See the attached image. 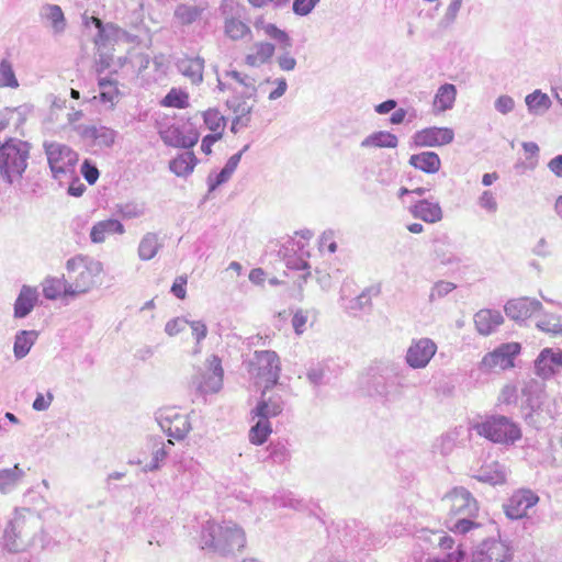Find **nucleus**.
Returning <instances> with one entry per match:
<instances>
[{"mask_svg": "<svg viewBox=\"0 0 562 562\" xmlns=\"http://www.w3.org/2000/svg\"><path fill=\"white\" fill-rule=\"evenodd\" d=\"M218 88L225 93V103L235 115L232 125V131L235 132L237 125H246L250 120V113L256 103L255 81L232 70L218 80Z\"/></svg>", "mask_w": 562, "mask_h": 562, "instance_id": "1", "label": "nucleus"}, {"mask_svg": "<svg viewBox=\"0 0 562 562\" xmlns=\"http://www.w3.org/2000/svg\"><path fill=\"white\" fill-rule=\"evenodd\" d=\"M66 267L71 285L70 296L87 293L102 282L103 265L100 261L77 256L69 259Z\"/></svg>", "mask_w": 562, "mask_h": 562, "instance_id": "2", "label": "nucleus"}, {"mask_svg": "<svg viewBox=\"0 0 562 562\" xmlns=\"http://www.w3.org/2000/svg\"><path fill=\"white\" fill-rule=\"evenodd\" d=\"M476 432L485 439L504 446L514 445L522 437L519 425L503 415L487 417L474 425Z\"/></svg>", "mask_w": 562, "mask_h": 562, "instance_id": "3", "label": "nucleus"}, {"mask_svg": "<svg viewBox=\"0 0 562 562\" xmlns=\"http://www.w3.org/2000/svg\"><path fill=\"white\" fill-rule=\"evenodd\" d=\"M248 372L255 383L262 389L271 390L277 386L281 372V361L273 350H260L254 353Z\"/></svg>", "mask_w": 562, "mask_h": 562, "instance_id": "4", "label": "nucleus"}, {"mask_svg": "<svg viewBox=\"0 0 562 562\" xmlns=\"http://www.w3.org/2000/svg\"><path fill=\"white\" fill-rule=\"evenodd\" d=\"M29 157L27 143L10 139L0 147V173L9 182L22 176Z\"/></svg>", "mask_w": 562, "mask_h": 562, "instance_id": "5", "label": "nucleus"}, {"mask_svg": "<svg viewBox=\"0 0 562 562\" xmlns=\"http://www.w3.org/2000/svg\"><path fill=\"white\" fill-rule=\"evenodd\" d=\"M45 151L55 178L75 171L78 154L70 147L59 143H50L45 145Z\"/></svg>", "mask_w": 562, "mask_h": 562, "instance_id": "6", "label": "nucleus"}, {"mask_svg": "<svg viewBox=\"0 0 562 562\" xmlns=\"http://www.w3.org/2000/svg\"><path fill=\"white\" fill-rule=\"evenodd\" d=\"M520 349L521 347L518 342L503 344L482 358L480 368L484 371L510 369L514 367V358L519 355Z\"/></svg>", "mask_w": 562, "mask_h": 562, "instance_id": "7", "label": "nucleus"}, {"mask_svg": "<svg viewBox=\"0 0 562 562\" xmlns=\"http://www.w3.org/2000/svg\"><path fill=\"white\" fill-rule=\"evenodd\" d=\"M158 422L161 429L170 438L183 439L191 429L188 416L175 407H166L159 411Z\"/></svg>", "mask_w": 562, "mask_h": 562, "instance_id": "8", "label": "nucleus"}, {"mask_svg": "<svg viewBox=\"0 0 562 562\" xmlns=\"http://www.w3.org/2000/svg\"><path fill=\"white\" fill-rule=\"evenodd\" d=\"M445 505L452 516L473 515L477 512V502L469 491L456 487L443 497Z\"/></svg>", "mask_w": 562, "mask_h": 562, "instance_id": "9", "label": "nucleus"}, {"mask_svg": "<svg viewBox=\"0 0 562 562\" xmlns=\"http://www.w3.org/2000/svg\"><path fill=\"white\" fill-rule=\"evenodd\" d=\"M436 351L437 345L429 338L413 340L406 352V362L414 369L425 368Z\"/></svg>", "mask_w": 562, "mask_h": 562, "instance_id": "10", "label": "nucleus"}, {"mask_svg": "<svg viewBox=\"0 0 562 562\" xmlns=\"http://www.w3.org/2000/svg\"><path fill=\"white\" fill-rule=\"evenodd\" d=\"M160 136L164 143L169 146L191 148L199 142L200 133L195 128H186L172 124L161 131Z\"/></svg>", "mask_w": 562, "mask_h": 562, "instance_id": "11", "label": "nucleus"}, {"mask_svg": "<svg viewBox=\"0 0 562 562\" xmlns=\"http://www.w3.org/2000/svg\"><path fill=\"white\" fill-rule=\"evenodd\" d=\"M538 501L539 497L530 490H519L508 499L505 505V513L510 519H520L527 515L528 509L533 507Z\"/></svg>", "mask_w": 562, "mask_h": 562, "instance_id": "12", "label": "nucleus"}, {"mask_svg": "<svg viewBox=\"0 0 562 562\" xmlns=\"http://www.w3.org/2000/svg\"><path fill=\"white\" fill-rule=\"evenodd\" d=\"M454 133L448 127H427L416 132L413 136L414 144L418 147H436L450 144Z\"/></svg>", "mask_w": 562, "mask_h": 562, "instance_id": "13", "label": "nucleus"}, {"mask_svg": "<svg viewBox=\"0 0 562 562\" xmlns=\"http://www.w3.org/2000/svg\"><path fill=\"white\" fill-rule=\"evenodd\" d=\"M270 390L262 389L261 398L251 411L254 418H270L279 416L283 411L282 395L276 391L268 394Z\"/></svg>", "mask_w": 562, "mask_h": 562, "instance_id": "14", "label": "nucleus"}, {"mask_svg": "<svg viewBox=\"0 0 562 562\" xmlns=\"http://www.w3.org/2000/svg\"><path fill=\"white\" fill-rule=\"evenodd\" d=\"M540 308L541 303L539 301L528 297H518L507 302L505 313L514 321L524 322L536 315Z\"/></svg>", "mask_w": 562, "mask_h": 562, "instance_id": "15", "label": "nucleus"}, {"mask_svg": "<svg viewBox=\"0 0 562 562\" xmlns=\"http://www.w3.org/2000/svg\"><path fill=\"white\" fill-rule=\"evenodd\" d=\"M513 554L509 548L501 541H492L485 543L484 547L477 551L472 562H512Z\"/></svg>", "mask_w": 562, "mask_h": 562, "instance_id": "16", "label": "nucleus"}, {"mask_svg": "<svg viewBox=\"0 0 562 562\" xmlns=\"http://www.w3.org/2000/svg\"><path fill=\"white\" fill-rule=\"evenodd\" d=\"M274 52L273 44L266 41L256 42L247 49L245 64L250 67H260L272 59Z\"/></svg>", "mask_w": 562, "mask_h": 562, "instance_id": "17", "label": "nucleus"}, {"mask_svg": "<svg viewBox=\"0 0 562 562\" xmlns=\"http://www.w3.org/2000/svg\"><path fill=\"white\" fill-rule=\"evenodd\" d=\"M503 322L504 317L501 312L494 310H480L474 315L475 328L483 336H488L494 333Z\"/></svg>", "mask_w": 562, "mask_h": 562, "instance_id": "18", "label": "nucleus"}, {"mask_svg": "<svg viewBox=\"0 0 562 562\" xmlns=\"http://www.w3.org/2000/svg\"><path fill=\"white\" fill-rule=\"evenodd\" d=\"M172 445L173 442L171 439H169L166 443L161 437L150 438L144 447V453L151 454L153 459L149 462L146 460H139L138 463H144V468L146 470H156L159 467V463L167 456L166 447Z\"/></svg>", "mask_w": 562, "mask_h": 562, "instance_id": "19", "label": "nucleus"}, {"mask_svg": "<svg viewBox=\"0 0 562 562\" xmlns=\"http://www.w3.org/2000/svg\"><path fill=\"white\" fill-rule=\"evenodd\" d=\"M125 229L123 224L114 218H108L95 223L90 232L91 241L94 244H101L106 240L108 237L119 234H124Z\"/></svg>", "mask_w": 562, "mask_h": 562, "instance_id": "20", "label": "nucleus"}, {"mask_svg": "<svg viewBox=\"0 0 562 562\" xmlns=\"http://www.w3.org/2000/svg\"><path fill=\"white\" fill-rule=\"evenodd\" d=\"M537 371L542 376H549L562 369V350L543 349L536 362Z\"/></svg>", "mask_w": 562, "mask_h": 562, "instance_id": "21", "label": "nucleus"}, {"mask_svg": "<svg viewBox=\"0 0 562 562\" xmlns=\"http://www.w3.org/2000/svg\"><path fill=\"white\" fill-rule=\"evenodd\" d=\"M414 217L426 223H436L442 218V210L437 202L420 200L411 207Z\"/></svg>", "mask_w": 562, "mask_h": 562, "instance_id": "22", "label": "nucleus"}, {"mask_svg": "<svg viewBox=\"0 0 562 562\" xmlns=\"http://www.w3.org/2000/svg\"><path fill=\"white\" fill-rule=\"evenodd\" d=\"M38 294L35 288L23 285L14 303V316L25 317L37 303Z\"/></svg>", "mask_w": 562, "mask_h": 562, "instance_id": "23", "label": "nucleus"}, {"mask_svg": "<svg viewBox=\"0 0 562 562\" xmlns=\"http://www.w3.org/2000/svg\"><path fill=\"white\" fill-rule=\"evenodd\" d=\"M42 288L44 296L48 300L70 296L71 285L64 277L46 278L42 283Z\"/></svg>", "mask_w": 562, "mask_h": 562, "instance_id": "24", "label": "nucleus"}, {"mask_svg": "<svg viewBox=\"0 0 562 562\" xmlns=\"http://www.w3.org/2000/svg\"><path fill=\"white\" fill-rule=\"evenodd\" d=\"M409 165L423 172L436 173L441 167V160L434 151H423L420 154L412 155L409 158Z\"/></svg>", "mask_w": 562, "mask_h": 562, "instance_id": "25", "label": "nucleus"}, {"mask_svg": "<svg viewBox=\"0 0 562 562\" xmlns=\"http://www.w3.org/2000/svg\"><path fill=\"white\" fill-rule=\"evenodd\" d=\"M23 526L24 521L21 519H16L12 521L9 527L5 529L4 532V540L5 546L9 548L10 551H21L23 550L29 541L24 540L23 537Z\"/></svg>", "mask_w": 562, "mask_h": 562, "instance_id": "26", "label": "nucleus"}, {"mask_svg": "<svg viewBox=\"0 0 562 562\" xmlns=\"http://www.w3.org/2000/svg\"><path fill=\"white\" fill-rule=\"evenodd\" d=\"M180 72L192 83H200L203 79L204 60L200 57H184L179 61Z\"/></svg>", "mask_w": 562, "mask_h": 562, "instance_id": "27", "label": "nucleus"}, {"mask_svg": "<svg viewBox=\"0 0 562 562\" xmlns=\"http://www.w3.org/2000/svg\"><path fill=\"white\" fill-rule=\"evenodd\" d=\"M245 541L244 531L237 526L222 525L218 533V549L241 547Z\"/></svg>", "mask_w": 562, "mask_h": 562, "instance_id": "28", "label": "nucleus"}, {"mask_svg": "<svg viewBox=\"0 0 562 562\" xmlns=\"http://www.w3.org/2000/svg\"><path fill=\"white\" fill-rule=\"evenodd\" d=\"M196 162L195 155L192 151H187L172 159L169 168L178 177H186L193 171Z\"/></svg>", "mask_w": 562, "mask_h": 562, "instance_id": "29", "label": "nucleus"}, {"mask_svg": "<svg viewBox=\"0 0 562 562\" xmlns=\"http://www.w3.org/2000/svg\"><path fill=\"white\" fill-rule=\"evenodd\" d=\"M457 97V89L453 85L441 86L434 98V109L443 112L452 108Z\"/></svg>", "mask_w": 562, "mask_h": 562, "instance_id": "30", "label": "nucleus"}, {"mask_svg": "<svg viewBox=\"0 0 562 562\" xmlns=\"http://www.w3.org/2000/svg\"><path fill=\"white\" fill-rule=\"evenodd\" d=\"M397 137L390 132H375L361 142V146L366 148H395L397 146Z\"/></svg>", "mask_w": 562, "mask_h": 562, "instance_id": "31", "label": "nucleus"}, {"mask_svg": "<svg viewBox=\"0 0 562 562\" xmlns=\"http://www.w3.org/2000/svg\"><path fill=\"white\" fill-rule=\"evenodd\" d=\"M210 367L213 370V375L210 376L209 380L201 382L199 385L200 390L204 393L217 392L222 386L223 368L221 360L217 357H213L210 360Z\"/></svg>", "mask_w": 562, "mask_h": 562, "instance_id": "32", "label": "nucleus"}, {"mask_svg": "<svg viewBox=\"0 0 562 562\" xmlns=\"http://www.w3.org/2000/svg\"><path fill=\"white\" fill-rule=\"evenodd\" d=\"M205 126L212 132V135L223 137L226 119L217 109H207L202 113Z\"/></svg>", "mask_w": 562, "mask_h": 562, "instance_id": "33", "label": "nucleus"}, {"mask_svg": "<svg viewBox=\"0 0 562 562\" xmlns=\"http://www.w3.org/2000/svg\"><path fill=\"white\" fill-rule=\"evenodd\" d=\"M272 432V426L268 418H259L248 432L249 441L255 446L263 445Z\"/></svg>", "mask_w": 562, "mask_h": 562, "instance_id": "34", "label": "nucleus"}, {"mask_svg": "<svg viewBox=\"0 0 562 562\" xmlns=\"http://www.w3.org/2000/svg\"><path fill=\"white\" fill-rule=\"evenodd\" d=\"M224 33L233 41L246 38L251 34L250 27L239 19L229 18L224 22Z\"/></svg>", "mask_w": 562, "mask_h": 562, "instance_id": "35", "label": "nucleus"}, {"mask_svg": "<svg viewBox=\"0 0 562 562\" xmlns=\"http://www.w3.org/2000/svg\"><path fill=\"white\" fill-rule=\"evenodd\" d=\"M160 243L157 235L153 233L146 234L138 246V256L142 260L153 259L160 249Z\"/></svg>", "mask_w": 562, "mask_h": 562, "instance_id": "36", "label": "nucleus"}, {"mask_svg": "<svg viewBox=\"0 0 562 562\" xmlns=\"http://www.w3.org/2000/svg\"><path fill=\"white\" fill-rule=\"evenodd\" d=\"M35 338H36L35 331L22 330L21 333H19L15 337L14 347H13L15 357L16 358L25 357L29 353L31 347L33 346Z\"/></svg>", "mask_w": 562, "mask_h": 562, "instance_id": "37", "label": "nucleus"}, {"mask_svg": "<svg viewBox=\"0 0 562 562\" xmlns=\"http://www.w3.org/2000/svg\"><path fill=\"white\" fill-rule=\"evenodd\" d=\"M161 105L166 108L186 109L189 106V93L177 88H172L161 100Z\"/></svg>", "mask_w": 562, "mask_h": 562, "instance_id": "38", "label": "nucleus"}, {"mask_svg": "<svg viewBox=\"0 0 562 562\" xmlns=\"http://www.w3.org/2000/svg\"><path fill=\"white\" fill-rule=\"evenodd\" d=\"M218 533H221V524L207 522L201 533L202 548L218 549Z\"/></svg>", "mask_w": 562, "mask_h": 562, "instance_id": "39", "label": "nucleus"}, {"mask_svg": "<svg viewBox=\"0 0 562 562\" xmlns=\"http://www.w3.org/2000/svg\"><path fill=\"white\" fill-rule=\"evenodd\" d=\"M99 87L101 90L100 100L102 102H109L111 105H113L120 94L117 82L111 79H101L99 81Z\"/></svg>", "mask_w": 562, "mask_h": 562, "instance_id": "40", "label": "nucleus"}, {"mask_svg": "<svg viewBox=\"0 0 562 562\" xmlns=\"http://www.w3.org/2000/svg\"><path fill=\"white\" fill-rule=\"evenodd\" d=\"M526 104L530 111L540 112L548 110L551 105V101L546 93L536 90L526 97Z\"/></svg>", "mask_w": 562, "mask_h": 562, "instance_id": "41", "label": "nucleus"}, {"mask_svg": "<svg viewBox=\"0 0 562 562\" xmlns=\"http://www.w3.org/2000/svg\"><path fill=\"white\" fill-rule=\"evenodd\" d=\"M261 30L266 36L277 41L282 47L288 48L291 46V40L289 35L277 25L272 23L263 24Z\"/></svg>", "mask_w": 562, "mask_h": 562, "instance_id": "42", "label": "nucleus"}, {"mask_svg": "<svg viewBox=\"0 0 562 562\" xmlns=\"http://www.w3.org/2000/svg\"><path fill=\"white\" fill-rule=\"evenodd\" d=\"M0 86L10 88L19 86L12 66L8 60H2L0 64Z\"/></svg>", "mask_w": 562, "mask_h": 562, "instance_id": "43", "label": "nucleus"}, {"mask_svg": "<svg viewBox=\"0 0 562 562\" xmlns=\"http://www.w3.org/2000/svg\"><path fill=\"white\" fill-rule=\"evenodd\" d=\"M202 10L196 7L179 5L176 10V16L182 23H192L201 15Z\"/></svg>", "mask_w": 562, "mask_h": 562, "instance_id": "44", "label": "nucleus"}, {"mask_svg": "<svg viewBox=\"0 0 562 562\" xmlns=\"http://www.w3.org/2000/svg\"><path fill=\"white\" fill-rule=\"evenodd\" d=\"M283 259H284L285 266L289 269L305 271L304 279L311 274V272H310V265H308V262H307V260L305 258H303V257H295L293 255L285 254Z\"/></svg>", "mask_w": 562, "mask_h": 562, "instance_id": "45", "label": "nucleus"}, {"mask_svg": "<svg viewBox=\"0 0 562 562\" xmlns=\"http://www.w3.org/2000/svg\"><path fill=\"white\" fill-rule=\"evenodd\" d=\"M187 284L188 277L179 276L175 279L170 291L177 299L184 300L187 297Z\"/></svg>", "mask_w": 562, "mask_h": 562, "instance_id": "46", "label": "nucleus"}, {"mask_svg": "<svg viewBox=\"0 0 562 562\" xmlns=\"http://www.w3.org/2000/svg\"><path fill=\"white\" fill-rule=\"evenodd\" d=\"M188 324L189 323L187 319H184L182 317H176V318L170 319L166 324L165 330L169 336H176V335L184 331Z\"/></svg>", "mask_w": 562, "mask_h": 562, "instance_id": "47", "label": "nucleus"}, {"mask_svg": "<svg viewBox=\"0 0 562 562\" xmlns=\"http://www.w3.org/2000/svg\"><path fill=\"white\" fill-rule=\"evenodd\" d=\"M479 204L488 213H495L497 210V202L492 191H484L479 199Z\"/></svg>", "mask_w": 562, "mask_h": 562, "instance_id": "48", "label": "nucleus"}, {"mask_svg": "<svg viewBox=\"0 0 562 562\" xmlns=\"http://www.w3.org/2000/svg\"><path fill=\"white\" fill-rule=\"evenodd\" d=\"M47 18L56 30H61L64 25V13L58 5L47 7Z\"/></svg>", "mask_w": 562, "mask_h": 562, "instance_id": "49", "label": "nucleus"}, {"mask_svg": "<svg viewBox=\"0 0 562 562\" xmlns=\"http://www.w3.org/2000/svg\"><path fill=\"white\" fill-rule=\"evenodd\" d=\"M479 527H480V524L474 522L472 520L459 519L452 527H450V530L453 533L465 535L469 531H471L475 528H479Z\"/></svg>", "mask_w": 562, "mask_h": 562, "instance_id": "50", "label": "nucleus"}, {"mask_svg": "<svg viewBox=\"0 0 562 562\" xmlns=\"http://www.w3.org/2000/svg\"><path fill=\"white\" fill-rule=\"evenodd\" d=\"M319 0H294L293 11L299 15L308 14Z\"/></svg>", "mask_w": 562, "mask_h": 562, "instance_id": "51", "label": "nucleus"}, {"mask_svg": "<svg viewBox=\"0 0 562 562\" xmlns=\"http://www.w3.org/2000/svg\"><path fill=\"white\" fill-rule=\"evenodd\" d=\"M81 173L90 184H93L99 178L98 168L91 165L88 160L83 161L81 166Z\"/></svg>", "mask_w": 562, "mask_h": 562, "instance_id": "52", "label": "nucleus"}, {"mask_svg": "<svg viewBox=\"0 0 562 562\" xmlns=\"http://www.w3.org/2000/svg\"><path fill=\"white\" fill-rule=\"evenodd\" d=\"M307 318V312L302 310L297 311L293 315L292 326L297 335H301L304 331Z\"/></svg>", "mask_w": 562, "mask_h": 562, "instance_id": "53", "label": "nucleus"}, {"mask_svg": "<svg viewBox=\"0 0 562 562\" xmlns=\"http://www.w3.org/2000/svg\"><path fill=\"white\" fill-rule=\"evenodd\" d=\"M240 158H241V151L238 153V154H235L234 156H232L229 158L228 162L226 164V166L224 167V169L220 173L221 180H224V179H226L227 177H229L232 175V172L237 167Z\"/></svg>", "mask_w": 562, "mask_h": 562, "instance_id": "54", "label": "nucleus"}, {"mask_svg": "<svg viewBox=\"0 0 562 562\" xmlns=\"http://www.w3.org/2000/svg\"><path fill=\"white\" fill-rule=\"evenodd\" d=\"M190 327L192 330V335L198 342H200L201 340H203L206 337L207 328L204 323L199 322V321L192 322V323H190Z\"/></svg>", "mask_w": 562, "mask_h": 562, "instance_id": "55", "label": "nucleus"}, {"mask_svg": "<svg viewBox=\"0 0 562 562\" xmlns=\"http://www.w3.org/2000/svg\"><path fill=\"white\" fill-rule=\"evenodd\" d=\"M514 100L510 97L502 95L496 100L495 106L501 113L506 114L514 109Z\"/></svg>", "mask_w": 562, "mask_h": 562, "instance_id": "56", "label": "nucleus"}, {"mask_svg": "<svg viewBox=\"0 0 562 562\" xmlns=\"http://www.w3.org/2000/svg\"><path fill=\"white\" fill-rule=\"evenodd\" d=\"M52 401L53 395L50 393H47L46 396L43 394H37L35 401L33 402V408L35 411H45L49 407Z\"/></svg>", "mask_w": 562, "mask_h": 562, "instance_id": "57", "label": "nucleus"}, {"mask_svg": "<svg viewBox=\"0 0 562 562\" xmlns=\"http://www.w3.org/2000/svg\"><path fill=\"white\" fill-rule=\"evenodd\" d=\"M15 482V475L12 470L0 471V490L4 492L8 486Z\"/></svg>", "mask_w": 562, "mask_h": 562, "instance_id": "58", "label": "nucleus"}, {"mask_svg": "<svg viewBox=\"0 0 562 562\" xmlns=\"http://www.w3.org/2000/svg\"><path fill=\"white\" fill-rule=\"evenodd\" d=\"M222 137H218V134L217 135H206L203 137L202 139V144H201V150L205 154V155H211L212 154V147L213 145L220 140Z\"/></svg>", "mask_w": 562, "mask_h": 562, "instance_id": "59", "label": "nucleus"}, {"mask_svg": "<svg viewBox=\"0 0 562 562\" xmlns=\"http://www.w3.org/2000/svg\"><path fill=\"white\" fill-rule=\"evenodd\" d=\"M278 63L280 68L285 71L293 70L296 65L295 59L288 54L280 56Z\"/></svg>", "mask_w": 562, "mask_h": 562, "instance_id": "60", "label": "nucleus"}, {"mask_svg": "<svg viewBox=\"0 0 562 562\" xmlns=\"http://www.w3.org/2000/svg\"><path fill=\"white\" fill-rule=\"evenodd\" d=\"M549 169L557 176L562 177V155H559L550 160L548 164Z\"/></svg>", "mask_w": 562, "mask_h": 562, "instance_id": "61", "label": "nucleus"}, {"mask_svg": "<svg viewBox=\"0 0 562 562\" xmlns=\"http://www.w3.org/2000/svg\"><path fill=\"white\" fill-rule=\"evenodd\" d=\"M454 288L456 284L452 282L439 281L435 284L434 292H436L438 295H441L452 291Z\"/></svg>", "mask_w": 562, "mask_h": 562, "instance_id": "62", "label": "nucleus"}, {"mask_svg": "<svg viewBox=\"0 0 562 562\" xmlns=\"http://www.w3.org/2000/svg\"><path fill=\"white\" fill-rule=\"evenodd\" d=\"M266 279V272L261 268H255L249 272V280L256 284H262Z\"/></svg>", "mask_w": 562, "mask_h": 562, "instance_id": "63", "label": "nucleus"}, {"mask_svg": "<svg viewBox=\"0 0 562 562\" xmlns=\"http://www.w3.org/2000/svg\"><path fill=\"white\" fill-rule=\"evenodd\" d=\"M516 387L515 386H505L501 394V400L504 403H510L516 397Z\"/></svg>", "mask_w": 562, "mask_h": 562, "instance_id": "64", "label": "nucleus"}]
</instances>
